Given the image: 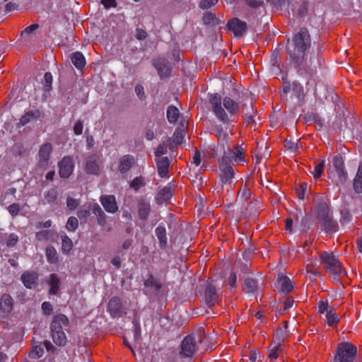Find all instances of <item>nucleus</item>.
<instances>
[{"mask_svg":"<svg viewBox=\"0 0 362 362\" xmlns=\"http://www.w3.org/2000/svg\"><path fill=\"white\" fill-rule=\"evenodd\" d=\"M145 185L144 179L142 177H136L131 182L130 187L134 190H139Z\"/></svg>","mask_w":362,"mask_h":362,"instance_id":"obj_40","label":"nucleus"},{"mask_svg":"<svg viewBox=\"0 0 362 362\" xmlns=\"http://www.w3.org/2000/svg\"><path fill=\"white\" fill-rule=\"evenodd\" d=\"M23 284L29 288L34 286L37 279V275L35 272H25L21 276Z\"/></svg>","mask_w":362,"mask_h":362,"instance_id":"obj_16","label":"nucleus"},{"mask_svg":"<svg viewBox=\"0 0 362 362\" xmlns=\"http://www.w3.org/2000/svg\"><path fill=\"white\" fill-rule=\"evenodd\" d=\"M158 173L161 177H167L170 161L167 157L159 158L156 159Z\"/></svg>","mask_w":362,"mask_h":362,"instance_id":"obj_13","label":"nucleus"},{"mask_svg":"<svg viewBox=\"0 0 362 362\" xmlns=\"http://www.w3.org/2000/svg\"><path fill=\"white\" fill-rule=\"evenodd\" d=\"M12 307L13 300L11 297L8 295L3 296L0 303L1 310L4 313H9L12 310Z\"/></svg>","mask_w":362,"mask_h":362,"instance_id":"obj_21","label":"nucleus"},{"mask_svg":"<svg viewBox=\"0 0 362 362\" xmlns=\"http://www.w3.org/2000/svg\"><path fill=\"white\" fill-rule=\"evenodd\" d=\"M228 283L230 287L233 288L235 286L236 283V275L234 273H231L228 277Z\"/></svg>","mask_w":362,"mask_h":362,"instance_id":"obj_61","label":"nucleus"},{"mask_svg":"<svg viewBox=\"0 0 362 362\" xmlns=\"http://www.w3.org/2000/svg\"><path fill=\"white\" fill-rule=\"evenodd\" d=\"M38 115V112H28L23 115L20 119V123L22 126L28 124L33 118H36Z\"/></svg>","mask_w":362,"mask_h":362,"instance_id":"obj_35","label":"nucleus"},{"mask_svg":"<svg viewBox=\"0 0 362 362\" xmlns=\"http://www.w3.org/2000/svg\"><path fill=\"white\" fill-rule=\"evenodd\" d=\"M278 284L282 292L287 293L292 291L293 285L290 279L284 275H279L278 277Z\"/></svg>","mask_w":362,"mask_h":362,"instance_id":"obj_14","label":"nucleus"},{"mask_svg":"<svg viewBox=\"0 0 362 362\" xmlns=\"http://www.w3.org/2000/svg\"><path fill=\"white\" fill-rule=\"evenodd\" d=\"M354 189L356 192H362V163H360L356 176L354 180Z\"/></svg>","mask_w":362,"mask_h":362,"instance_id":"obj_24","label":"nucleus"},{"mask_svg":"<svg viewBox=\"0 0 362 362\" xmlns=\"http://www.w3.org/2000/svg\"><path fill=\"white\" fill-rule=\"evenodd\" d=\"M165 228L163 226H158L156 230V236L158 237L160 241V246L163 247H165L167 244V238L165 235Z\"/></svg>","mask_w":362,"mask_h":362,"instance_id":"obj_28","label":"nucleus"},{"mask_svg":"<svg viewBox=\"0 0 362 362\" xmlns=\"http://www.w3.org/2000/svg\"><path fill=\"white\" fill-rule=\"evenodd\" d=\"M44 78L46 83V86L49 88L52 83V76L51 73L46 72L44 76Z\"/></svg>","mask_w":362,"mask_h":362,"instance_id":"obj_54","label":"nucleus"},{"mask_svg":"<svg viewBox=\"0 0 362 362\" xmlns=\"http://www.w3.org/2000/svg\"><path fill=\"white\" fill-rule=\"evenodd\" d=\"M169 146V141L162 142L160 144L155 151V156L158 158H161V156L166 153Z\"/></svg>","mask_w":362,"mask_h":362,"instance_id":"obj_34","label":"nucleus"},{"mask_svg":"<svg viewBox=\"0 0 362 362\" xmlns=\"http://www.w3.org/2000/svg\"><path fill=\"white\" fill-rule=\"evenodd\" d=\"M284 146L287 149L291 150V151H296L298 148V144L291 140H286Z\"/></svg>","mask_w":362,"mask_h":362,"instance_id":"obj_45","label":"nucleus"},{"mask_svg":"<svg viewBox=\"0 0 362 362\" xmlns=\"http://www.w3.org/2000/svg\"><path fill=\"white\" fill-rule=\"evenodd\" d=\"M250 196V192L247 188H243L238 194V197L241 199H247Z\"/></svg>","mask_w":362,"mask_h":362,"instance_id":"obj_51","label":"nucleus"},{"mask_svg":"<svg viewBox=\"0 0 362 362\" xmlns=\"http://www.w3.org/2000/svg\"><path fill=\"white\" fill-rule=\"evenodd\" d=\"M329 309H332V307L329 306L327 302H320L318 305V310L320 313H327Z\"/></svg>","mask_w":362,"mask_h":362,"instance_id":"obj_44","label":"nucleus"},{"mask_svg":"<svg viewBox=\"0 0 362 362\" xmlns=\"http://www.w3.org/2000/svg\"><path fill=\"white\" fill-rule=\"evenodd\" d=\"M333 165L336 169L337 173L341 181L345 179V173L344 170V161L341 156H334L333 158Z\"/></svg>","mask_w":362,"mask_h":362,"instance_id":"obj_17","label":"nucleus"},{"mask_svg":"<svg viewBox=\"0 0 362 362\" xmlns=\"http://www.w3.org/2000/svg\"><path fill=\"white\" fill-rule=\"evenodd\" d=\"M192 163L198 166L201 163V158H200V153L199 152H196L194 153V156H193Z\"/></svg>","mask_w":362,"mask_h":362,"instance_id":"obj_62","label":"nucleus"},{"mask_svg":"<svg viewBox=\"0 0 362 362\" xmlns=\"http://www.w3.org/2000/svg\"><path fill=\"white\" fill-rule=\"evenodd\" d=\"M83 124L81 121H78L74 127V132L76 135H81L83 132Z\"/></svg>","mask_w":362,"mask_h":362,"instance_id":"obj_48","label":"nucleus"},{"mask_svg":"<svg viewBox=\"0 0 362 362\" xmlns=\"http://www.w3.org/2000/svg\"><path fill=\"white\" fill-rule=\"evenodd\" d=\"M100 201L106 211L113 214L117 211L118 206L115 196L103 195L101 196Z\"/></svg>","mask_w":362,"mask_h":362,"instance_id":"obj_9","label":"nucleus"},{"mask_svg":"<svg viewBox=\"0 0 362 362\" xmlns=\"http://www.w3.org/2000/svg\"><path fill=\"white\" fill-rule=\"evenodd\" d=\"M322 264L329 272L334 278L339 276L344 272L342 264L332 252H321L319 255Z\"/></svg>","mask_w":362,"mask_h":362,"instance_id":"obj_5","label":"nucleus"},{"mask_svg":"<svg viewBox=\"0 0 362 362\" xmlns=\"http://www.w3.org/2000/svg\"><path fill=\"white\" fill-rule=\"evenodd\" d=\"M205 300L206 304L211 307L214 305L216 301V293L215 288L209 285L205 291Z\"/></svg>","mask_w":362,"mask_h":362,"instance_id":"obj_19","label":"nucleus"},{"mask_svg":"<svg viewBox=\"0 0 362 362\" xmlns=\"http://www.w3.org/2000/svg\"><path fill=\"white\" fill-rule=\"evenodd\" d=\"M18 241V238L16 234H10L7 240V246L13 247Z\"/></svg>","mask_w":362,"mask_h":362,"instance_id":"obj_43","label":"nucleus"},{"mask_svg":"<svg viewBox=\"0 0 362 362\" xmlns=\"http://www.w3.org/2000/svg\"><path fill=\"white\" fill-rule=\"evenodd\" d=\"M185 137V131L183 129H177L175 130L173 137V141L175 144H180L182 142Z\"/></svg>","mask_w":362,"mask_h":362,"instance_id":"obj_37","label":"nucleus"},{"mask_svg":"<svg viewBox=\"0 0 362 362\" xmlns=\"http://www.w3.org/2000/svg\"><path fill=\"white\" fill-rule=\"evenodd\" d=\"M292 220L291 219H286V230H287L289 233L292 232Z\"/></svg>","mask_w":362,"mask_h":362,"instance_id":"obj_64","label":"nucleus"},{"mask_svg":"<svg viewBox=\"0 0 362 362\" xmlns=\"http://www.w3.org/2000/svg\"><path fill=\"white\" fill-rule=\"evenodd\" d=\"M197 351L195 340L192 336H187L182 340L179 354L182 358H191Z\"/></svg>","mask_w":362,"mask_h":362,"instance_id":"obj_7","label":"nucleus"},{"mask_svg":"<svg viewBox=\"0 0 362 362\" xmlns=\"http://www.w3.org/2000/svg\"><path fill=\"white\" fill-rule=\"evenodd\" d=\"M150 211V204L146 202H142L139 204V214L141 218H146Z\"/></svg>","mask_w":362,"mask_h":362,"instance_id":"obj_32","label":"nucleus"},{"mask_svg":"<svg viewBox=\"0 0 362 362\" xmlns=\"http://www.w3.org/2000/svg\"><path fill=\"white\" fill-rule=\"evenodd\" d=\"M228 28L233 31L235 36H241L245 32L247 25L238 18H233L228 23Z\"/></svg>","mask_w":362,"mask_h":362,"instance_id":"obj_10","label":"nucleus"},{"mask_svg":"<svg viewBox=\"0 0 362 362\" xmlns=\"http://www.w3.org/2000/svg\"><path fill=\"white\" fill-rule=\"evenodd\" d=\"M173 195L172 189L170 187H165L163 188L156 197V202L158 204H163L164 202L169 199Z\"/></svg>","mask_w":362,"mask_h":362,"instance_id":"obj_18","label":"nucleus"},{"mask_svg":"<svg viewBox=\"0 0 362 362\" xmlns=\"http://www.w3.org/2000/svg\"><path fill=\"white\" fill-rule=\"evenodd\" d=\"M134 163V158L132 156H124L120 159L119 170L121 173L127 172Z\"/></svg>","mask_w":362,"mask_h":362,"instance_id":"obj_15","label":"nucleus"},{"mask_svg":"<svg viewBox=\"0 0 362 362\" xmlns=\"http://www.w3.org/2000/svg\"><path fill=\"white\" fill-rule=\"evenodd\" d=\"M155 66L160 74V76L163 77H165L170 74V68L169 66L163 62H160L158 61L155 62Z\"/></svg>","mask_w":362,"mask_h":362,"instance_id":"obj_26","label":"nucleus"},{"mask_svg":"<svg viewBox=\"0 0 362 362\" xmlns=\"http://www.w3.org/2000/svg\"><path fill=\"white\" fill-rule=\"evenodd\" d=\"M102 4L106 8L116 6V3L115 0H103Z\"/></svg>","mask_w":362,"mask_h":362,"instance_id":"obj_56","label":"nucleus"},{"mask_svg":"<svg viewBox=\"0 0 362 362\" xmlns=\"http://www.w3.org/2000/svg\"><path fill=\"white\" fill-rule=\"evenodd\" d=\"M71 62L77 69L83 68L86 64V59L82 53L76 52L71 55Z\"/></svg>","mask_w":362,"mask_h":362,"instance_id":"obj_22","label":"nucleus"},{"mask_svg":"<svg viewBox=\"0 0 362 362\" xmlns=\"http://www.w3.org/2000/svg\"><path fill=\"white\" fill-rule=\"evenodd\" d=\"M52 150V147L49 143L45 144L40 147L39 151V163L41 166L47 165Z\"/></svg>","mask_w":362,"mask_h":362,"instance_id":"obj_11","label":"nucleus"},{"mask_svg":"<svg viewBox=\"0 0 362 362\" xmlns=\"http://www.w3.org/2000/svg\"><path fill=\"white\" fill-rule=\"evenodd\" d=\"M357 353V348L348 341L341 342L337 346L334 362H354Z\"/></svg>","mask_w":362,"mask_h":362,"instance_id":"obj_6","label":"nucleus"},{"mask_svg":"<svg viewBox=\"0 0 362 362\" xmlns=\"http://www.w3.org/2000/svg\"><path fill=\"white\" fill-rule=\"evenodd\" d=\"M209 100L214 115L221 122H228L239 110V104L230 97H225L221 101V95L216 93Z\"/></svg>","mask_w":362,"mask_h":362,"instance_id":"obj_2","label":"nucleus"},{"mask_svg":"<svg viewBox=\"0 0 362 362\" xmlns=\"http://www.w3.org/2000/svg\"><path fill=\"white\" fill-rule=\"evenodd\" d=\"M86 171L88 174L97 175L100 171L99 159L95 156H90L86 161Z\"/></svg>","mask_w":362,"mask_h":362,"instance_id":"obj_12","label":"nucleus"},{"mask_svg":"<svg viewBox=\"0 0 362 362\" xmlns=\"http://www.w3.org/2000/svg\"><path fill=\"white\" fill-rule=\"evenodd\" d=\"M59 175L62 177H69L74 170V163L71 157H64L59 163Z\"/></svg>","mask_w":362,"mask_h":362,"instance_id":"obj_8","label":"nucleus"},{"mask_svg":"<svg viewBox=\"0 0 362 362\" xmlns=\"http://www.w3.org/2000/svg\"><path fill=\"white\" fill-rule=\"evenodd\" d=\"M257 288V283L252 279H247L244 284V290L247 293H254Z\"/></svg>","mask_w":362,"mask_h":362,"instance_id":"obj_31","label":"nucleus"},{"mask_svg":"<svg viewBox=\"0 0 362 362\" xmlns=\"http://www.w3.org/2000/svg\"><path fill=\"white\" fill-rule=\"evenodd\" d=\"M52 224V221L48 220V221H47L45 222L40 223L39 226H38V228H48L51 227Z\"/></svg>","mask_w":362,"mask_h":362,"instance_id":"obj_63","label":"nucleus"},{"mask_svg":"<svg viewBox=\"0 0 362 362\" xmlns=\"http://www.w3.org/2000/svg\"><path fill=\"white\" fill-rule=\"evenodd\" d=\"M92 210L93 213L97 216L103 215V211H102L101 208L97 203L93 205Z\"/></svg>","mask_w":362,"mask_h":362,"instance_id":"obj_60","label":"nucleus"},{"mask_svg":"<svg viewBox=\"0 0 362 362\" xmlns=\"http://www.w3.org/2000/svg\"><path fill=\"white\" fill-rule=\"evenodd\" d=\"M49 234V231L42 230L37 233L36 237L38 240H47L48 239V235Z\"/></svg>","mask_w":362,"mask_h":362,"instance_id":"obj_55","label":"nucleus"},{"mask_svg":"<svg viewBox=\"0 0 362 362\" xmlns=\"http://www.w3.org/2000/svg\"><path fill=\"white\" fill-rule=\"evenodd\" d=\"M121 303L119 298H113L110 300L108 309L112 315L116 316L119 313Z\"/></svg>","mask_w":362,"mask_h":362,"instance_id":"obj_23","label":"nucleus"},{"mask_svg":"<svg viewBox=\"0 0 362 362\" xmlns=\"http://www.w3.org/2000/svg\"><path fill=\"white\" fill-rule=\"evenodd\" d=\"M316 261H317L316 257H315V259L313 260H310V259L308 260V262L306 264V272L308 273H311L313 275L316 274V272L312 269V267L315 264V262Z\"/></svg>","mask_w":362,"mask_h":362,"instance_id":"obj_49","label":"nucleus"},{"mask_svg":"<svg viewBox=\"0 0 362 362\" xmlns=\"http://www.w3.org/2000/svg\"><path fill=\"white\" fill-rule=\"evenodd\" d=\"M62 249L64 253H69L72 247L73 243L72 240L66 235L62 236Z\"/></svg>","mask_w":362,"mask_h":362,"instance_id":"obj_30","label":"nucleus"},{"mask_svg":"<svg viewBox=\"0 0 362 362\" xmlns=\"http://www.w3.org/2000/svg\"><path fill=\"white\" fill-rule=\"evenodd\" d=\"M218 0H204L200 3V7L202 8H208L215 5Z\"/></svg>","mask_w":362,"mask_h":362,"instance_id":"obj_47","label":"nucleus"},{"mask_svg":"<svg viewBox=\"0 0 362 362\" xmlns=\"http://www.w3.org/2000/svg\"><path fill=\"white\" fill-rule=\"evenodd\" d=\"M8 211L11 216H17L20 211V207L18 204H12L8 207Z\"/></svg>","mask_w":362,"mask_h":362,"instance_id":"obj_42","label":"nucleus"},{"mask_svg":"<svg viewBox=\"0 0 362 362\" xmlns=\"http://www.w3.org/2000/svg\"><path fill=\"white\" fill-rule=\"evenodd\" d=\"M136 37L139 40H143L146 37V33L144 30L136 29Z\"/></svg>","mask_w":362,"mask_h":362,"instance_id":"obj_59","label":"nucleus"},{"mask_svg":"<svg viewBox=\"0 0 362 362\" xmlns=\"http://www.w3.org/2000/svg\"><path fill=\"white\" fill-rule=\"evenodd\" d=\"M42 309L45 315H50L52 311V306L48 302H44L42 305Z\"/></svg>","mask_w":362,"mask_h":362,"instance_id":"obj_52","label":"nucleus"},{"mask_svg":"<svg viewBox=\"0 0 362 362\" xmlns=\"http://www.w3.org/2000/svg\"><path fill=\"white\" fill-rule=\"evenodd\" d=\"M281 352V344L279 343H274L272 348L269 351V357L270 358L276 359L279 356V353Z\"/></svg>","mask_w":362,"mask_h":362,"instance_id":"obj_36","label":"nucleus"},{"mask_svg":"<svg viewBox=\"0 0 362 362\" xmlns=\"http://www.w3.org/2000/svg\"><path fill=\"white\" fill-rule=\"evenodd\" d=\"M247 4L250 7L256 8L260 6L263 2L259 0H247Z\"/></svg>","mask_w":362,"mask_h":362,"instance_id":"obj_57","label":"nucleus"},{"mask_svg":"<svg viewBox=\"0 0 362 362\" xmlns=\"http://www.w3.org/2000/svg\"><path fill=\"white\" fill-rule=\"evenodd\" d=\"M325 163V160H322L315 167V169H314L313 172L312 173L315 179L317 180V179H319L321 177L322 173L323 170H324Z\"/></svg>","mask_w":362,"mask_h":362,"instance_id":"obj_38","label":"nucleus"},{"mask_svg":"<svg viewBox=\"0 0 362 362\" xmlns=\"http://www.w3.org/2000/svg\"><path fill=\"white\" fill-rule=\"evenodd\" d=\"M46 257L49 263H56L58 259L57 250L52 246L47 247L46 249Z\"/></svg>","mask_w":362,"mask_h":362,"instance_id":"obj_29","label":"nucleus"},{"mask_svg":"<svg viewBox=\"0 0 362 362\" xmlns=\"http://www.w3.org/2000/svg\"><path fill=\"white\" fill-rule=\"evenodd\" d=\"M135 92L137 95V96L140 98V99H142L144 96V88L141 86H136L135 87Z\"/></svg>","mask_w":362,"mask_h":362,"instance_id":"obj_58","label":"nucleus"},{"mask_svg":"<svg viewBox=\"0 0 362 362\" xmlns=\"http://www.w3.org/2000/svg\"><path fill=\"white\" fill-rule=\"evenodd\" d=\"M69 320L64 315H57L52 325V339L59 346H64L66 342V337L64 329L68 327Z\"/></svg>","mask_w":362,"mask_h":362,"instance_id":"obj_4","label":"nucleus"},{"mask_svg":"<svg viewBox=\"0 0 362 362\" xmlns=\"http://www.w3.org/2000/svg\"><path fill=\"white\" fill-rule=\"evenodd\" d=\"M216 20L215 16L212 13H206L203 17L204 23H212Z\"/></svg>","mask_w":362,"mask_h":362,"instance_id":"obj_53","label":"nucleus"},{"mask_svg":"<svg viewBox=\"0 0 362 362\" xmlns=\"http://www.w3.org/2000/svg\"><path fill=\"white\" fill-rule=\"evenodd\" d=\"M217 137L218 144L216 154H223L220 160V177L221 181L226 183L233 177L234 170L230 165L232 159L238 163L245 162L243 149L238 146L233 150H230L227 144L228 135L226 133L220 132Z\"/></svg>","mask_w":362,"mask_h":362,"instance_id":"obj_1","label":"nucleus"},{"mask_svg":"<svg viewBox=\"0 0 362 362\" xmlns=\"http://www.w3.org/2000/svg\"><path fill=\"white\" fill-rule=\"evenodd\" d=\"M66 204H67V207L69 209L74 210L78 206V205L79 204V202L77 199H72V198H68Z\"/></svg>","mask_w":362,"mask_h":362,"instance_id":"obj_46","label":"nucleus"},{"mask_svg":"<svg viewBox=\"0 0 362 362\" xmlns=\"http://www.w3.org/2000/svg\"><path fill=\"white\" fill-rule=\"evenodd\" d=\"M57 198V192L54 189L49 190L46 196L45 199L48 202H54Z\"/></svg>","mask_w":362,"mask_h":362,"instance_id":"obj_50","label":"nucleus"},{"mask_svg":"<svg viewBox=\"0 0 362 362\" xmlns=\"http://www.w3.org/2000/svg\"><path fill=\"white\" fill-rule=\"evenodd\" d=\"M44 353V349L41 345H37L32 348L29 353V356L31 358L37 359L40 358Z\"/></svg>","mask_w":362,"mask_h":362,"instance_id":"obj_33","label":"nucleus"},{"mask_svg":"<svg viewBox=\"0 0 362 362\" xmlns=\"http://www.w3.org/2000/svg\"><path fill=\"white\" fill-rule=\"evenodd\" d=\"M325 316L327 318V325L331 327L335 326L339 320L333 308L332 309H329L327 311V313L325 315Z\"/></svg>","mask_w":362,"mask_h":362,"instance_id":"obj_25","label":"nucleus"},{"mask_svg":"<svg viewBox=\"0 0 362 362\" xmlns=\"http://www.w3.org/2000/svg\"><path fill=\"white\" fill-rule=\"evenodd\" d=\"M78 226V219L76 217H69L66 223V229L69 231H74Z\"/></svg>","mask_w":362,"mask_h":362,"instance_id":"obj_39","label":"nucleus"},{"mask_svg":"<svg viewBox=\"0 0 362 362\" xmlns=\"http://www.w3.org/2000/svg\"><path fill=\"white\" fill-rule=\"evenodd\" d=\"M310 35L308 30L305 28H301L293 37V43L288 47L291 56L293 58L303 57L304 52L310 46Z\"/></svg>","mask_w":362,"mask_h":362,"instance_id":"obj_3","label":"nucleus"},{"mask_svg":"<svg viewBox=\"0 0 362 362\" xmlns=\"http://www.w3.org/2000/svg\"><path fill=\"white\" fill-rule=\"evenodd\" d=\"M59 284L60 281L57 275L55 274H51L49 280V285L50 286L49 294L55 295L57 293L59 290Z\"/></svg>","mask_w":362,"mask_h":362,"instance_id":"obj_20","label":"nucleus"},{"mask_svg":"<svg viewBox=\"0 0 362 362\" xmlns=\"http://www.w3.org/2000/svg\"><path fill=\"white\" fill-rule=\"evenodd\" d=\"M179 110L170 105L167 110V118L170 123H174L177 121L179 116Z\"/></svg>","mask_w":362,"mask_h":362,"instance_id":"obj_27","label":"nucleus"},{"mask_svg":"<svg viewBox=\"0 0 362 362\" xmlns=\"http://www.w3.org/2000/svg\"><path fill=\"white\" fill-rule=\"evenodd\" d=\"M39 25L37 24H33L28 27H27L25 30L21 32V36H25L33 33L35 30L38 28Z\"/></svg>","mask_w":362,"mask_h":362,"instance_id":"obj_41","label":"nucleus"}]
</instances>
